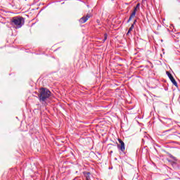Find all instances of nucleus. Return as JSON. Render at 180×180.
I'll return each mask as SVG.
<instances>
[{"instance_id": "1", "label": "nucleus", "mask_w": 180, "mask_h": 180, "mask_svg": "<svg viewBox=\"0 0 180 180\" xmlns=\"http://www.w3.org/2000/svg\"><path fill=\"white\" fill-rule=\"evenodd\" d=\"M51 96V91H50L48 89L41 88L39 91L38 98L39 101L41 103L46 102Z\"/></svg>"}, {"instance_id": "2", "label": "nucleus", "mask_w": 180, "mask_h": 180, "mask_svg": "<svg viewBox=\"0 0 180 180\" xmlns=\"http://www.w3.org/2000/svg\"><path fill=\"white\" fill-rule=\"evenodd\" d=\"M24 23L25 20L22 17H13L11 19V25L12 26H14L15 29H20Z\"/></svg>"}, {"instance_id": "3", "label": "nucleus", "mask_w": 180, "mask_h": 180, "mask_svg": "<svg viewBox=\"0 0 180 180\" xmlns=\"http://www.w3.org/2000/svg\"><path fill=\"white\" fill-rule=\"evenodd\" d=\"M167 77H169L173 85H174V86L178 87V83H176V81H175V79H174V77H172V75L169 73V72H167Z\"/></svg>"}, {"instance_id": "4", "label": "nucleus", "mask_w": 180, "mask_h": 180, "mask_svg": "<svg viewBox=\"0 0 180 180\" xmlns=\"http://www.w3.org/2000/svg\"><path fill=\"white\" fill-rule=\"evenodd\" d=\"M119 143H120V145H118L117 147L120 150H121V151H124L125 148H124V142H123V141H122V139H118Z\"/></svg>"}, {"instance_id": "5", "label": "nucleus", "mask_w": 180, "mask_h": 180, "mask_svg": "<svg viewBox=\"0 0 180 180\" xmlns=\"http://www.w3.org/2000/svg\"><path fill=\"white\" fill-rule=\"evenodd\" d=\"M91 18L90 14H87L86 16L82 17V18L79 19V22L80 23H85L88 19Z\"/></svg>"}, {"instance_id": "6", "label": "nucleus", "mask_w": 180, "mask_h": 180, "mask_svg": "<svg viewBox=\"0 0 180 180\" xmlns=\"http://www.w3.org/2000/svg\"><path fill=\"white\" fill-rule=\"evenodd\" d=\"M136 12H137V8L135 7V8H134V11H133V12L131 13V14L128 20H127V23H129V22H130V20H131V19H133V18H134V16H136Z\"/></svg>"}, {"instance_id": "7", "label": "nucleus", "mask_w": 180, "mask_h": 180, "mask_svg": "<svg viewBox=\"0 0 180 180\" xmlns=\"http://www.w3.org/2000/svg\"><path fill=\"white\" fill-rule=\"evenodd\" d=\"M83 174L86 178V180H91V172H84Z\"/></svg>"}, {"instance_id": "8", "label": "nucleus", "mask_w": 180, "mask_h": 180, "mask_svg": "<svg viewBox=\"0 0 180 180\" xmlns=\"http://www.w3.org/2000/svg\"><path fill=\"white\" fill-rule=\"evenodd\" d=\"M133 29H134V24H132L130 27V28L129 29L127 33V36H129V34L130 33V32H131L133 30Z\"/></svg>"}, {"instance_id": "9", "label": "nucleus", "mask_w": 180, "mask_h": 180, "mask_svg": "<svg viewBox=\"0 0 180 180\" xmlns=\"http://www.w3.org/2000/svg\"><path fill=\"white\" fill-rule=\"evenodd\" d=\"M107 39H108V34H105L103 41H106Z\"/></svg>"}, {"instance_id": "10", "label": "nucleus", "mask_w": 180, "mask_h": 180, "mask_svg": "<svg viewBox=\"0 0 180 180\" xmlns=\"http://www.w3.org/2000/svg\"><path fill=\"white\" fill-rule=\"evenodd\" d=\"M139 7H140V4H138L135 8H136V9H137V8H139Z\"/></svg>"}, {"instance_id": "11", "label": "nucleus", "mask_w": 180, "mask_h": 180, "mask_svg": "<svg viewBox=\"0 0 180 180\" xmlns=\"http://www.w3.org/2000/svg\"><path fill=\"white\" fill-rule=\"evenodd\" d=\"M136 22H137V20H135L134 22V23H136Z\"/></svg>"}]
</instances>
